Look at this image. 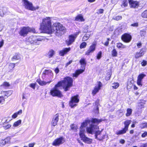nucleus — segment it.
Listing matches in <instances>:
<instances>
[{
	"mask_svg": "<svg viewBox=\"0 0 147 147\" xmlns=\"http://www.w3.org/2000/svg\"><path fill=\"white\" fill-rule=\"evenodd\" d=\"M40 25V29L44 32L50 34L53 33L59 36L64 34L66 31L65 27L59 23H55L52 26L51 18L49 17L42 19Z\"/></svg>",
	"mask_w": 147,
	"mask_h": 147,
	"instance_id": "nucleus-1",
	"label": "nucleus"
},
{
	"mask_svg": "<svg viewBox=\"0 0 147 147\" xmlns=\"http://www.w3.org/2000/svg\"><path fill=\"white\" fill-rule=\"evenodd\" d=\"M91 122L92 123L90 124V126L87 128V131L88 133L90 134L95 133L96 138L100 140V132L99 131L96 130L98 129V127L97 125L94 124V123H99L100 121L96 119H92L91 120Z\"/></svg>",
	"mask_w": 147,
	"mask_h": 147,
	"instance_id": "nucleus-2",
	"label": "nucleus"
},
{
	"mask_svg": "<svg viewBox=\"0 0 147 147\" xmlns=\"http://www.w3.org/2000/svg\"><path fill=\"white\" fill-rule=\"evenodd\" d=\"M73 79L69 77L65 78L63 80H61L58 82L57 84L55 86V88L58 89L63 86V88L65 91L69 90L70 88L73 86Z\"/></svg>",
	"mask_w": 147,
	"mask_h": 147,
	"instance_id": "nucleus-3",
	"label": "nucleus"
},
{
	"mask_svg": "<svg viewBox=\"0 0 147 147\" xmlns=\"http://www.w3.org/2000/svg\"><path fill=\"white\" fill-rule=\"evenodd\" d=\"M89 121L88 120H86L82 124L79 133V135L81 140L84 142L88 144L91 143L92 140L91 139L86 137L85 135V129L84 128L87 125L88 123H89Z\"/></svg>",
	"mask_w": 147,
	"mask_h": 147,
	"instance_id": "nucleus-4",
	"label": "nucleus"
},
{
	"mask_svg": "<svg viewBox=\"0 0 147 147\" xmlns=\"http://www.w3.org/2000/svg\"><path fill=\"white\" fill-rule=\"evenodd\" d=\"M44 39V38L42 36H31L26 39V41L31 44L38 45L40 44L41 41Z\"/></svg>",
	"mask_w": 147,
	"mask_h": 147,
	"instance_id": "nucleus-5",
	"label": "nucleus"
},
{
	"mask_svg": "<svg viewBox=\"0 0 147 147\" xmlns=\"http://www.w3.org/2000/svg\"><path fill=\"white\" fill-rule=\"evenodd\" d=\"M80 62L81 65V67L82 69L76 70L75 71V73L73 74V77H77L80 74L82 73L84 71L85 67L86 65V62L85 59H82L80 60Z\"/></svg>",
	"mask_w": 147,
	"mask_h": 147,
	"instance_id": "nucleus-6",
	"label": "nucleus"
},
{
	"mask_svg": "<svg viewBox=\"0 0 147 147\" xmlns=\"http://www.w3.org/2000/svg\"><path fill=\"white\" fill-rule=\"evenodd\" d=\"M131 122V120H127L125 121L124 122V127L118 131L116 132L115 134L117 135H119L125 134L128 130L129 127Z\"/></svg>",
	"mask_w": 147,
	"mask_h": 147,
	"instance_id": "nucleus-7",
	"label": "nucleus"
},
{
	"mask_svg": "<svg viewBox=\"0 0 147 147\" xmlns=\"http://www.w3.org/2000/svg\"><path fill=\"white\" fill-rule=\"evenodd\" d=\"M32 31L34 32H35L34 31H35V30L34 29L33 30L28 27H24L20 28V30L19 33L20 36L24 37L27 35L29 32H31Z\"/></svg>",
	"mask_w": 147,
	"mask_h": 147,
	"instance_id": "nucleus-8",
	"label": "nucleus"
},
{
	"mask_svg": "<svg viewBox=\"0 0 147 147\" xmlns=\"http://www.w3.org/2000/svg\"><path fill=\"white\" fill-rule=\"evenodd\" d=\"M121 39L124 42L129 43L131 41L132 37L130 33H125L121 35Z\"/></svg>",
	"mask_w": 147,
	"mask_h": 147,
	"instance_id": "nucleus-9",
	"label": "nucleus"
},
{
	"mask_svg": "<svg viewBox=\"0 0 147 147\" xmlns=\"http://www.w3.org/2000/svg\"><path fill=\"white\" fill-rule=\"evenodd\" d=\"M51 95L53 96H57L61 97L63 96L61 92L58 89L54 88L51 89L50 92Z\"/></svg>",
	"mask_w": 147,
	"mask_h": 147,
	"instance_id": "nucleus-10",
	"label": "nucleus"
},
{
	"mask_svg": "<svg viewBox=\"0 0 147 147\" xmlns=\"http://www.w3.org/2000/svg\"><path fill=\"white\" fill-rule=\"evenodd\" d=\"M24 6L25 8L32 11L35 10V9L33 6L32 3L28 0H22Z\"/></svg>",
	"mask_w": 147,
	"mask_h": 147,
	"instance_id": "nucleus-11",
	"label": "nucleus"
},
{
	"mask_svg": "<svg viewBox=\"0 0 147 147\" xmlns=\"http://www.w3.org/2000/svg\"><path fill=\"white\" fill-rule=\"evenodd\" d=\"M65 142V138L61 137L55 139L53 141L52 144L55 146H59L63 144Z\"/></svg>",
	"mask_w": 147,
	"mask_h": 147,
	"instance_id": "nucleus-12",
	"label": "nucleus"
},
{
	"mask_svg": "<svg viewBox=\"0 0 147 147\" xmlns=\"http://www.w3.org/2000/svg\"><path fill=\"white\" fill-rule=\"evenodd\" d=\"M146 49L142 48L140 50L139 52H136L134 55L135 58L137 59L142 57L146 52Z\"/></svg>",
	"mask_w": 147,
	"mask_h": 147,
	"instance_id": "nucleus-13",
	"label": "nucleus"
},
{
	"mask_svg": "<svg viewBox=\"0 0 147 147\" xmlns=\"http://www.w3.org/2000/svg\"><path fill=\"white\" fill-rule=\"evenodd\" d=\"M128 3L131 8H138L139 6L140 2L137 1L128 0Z\"/></svg>",
	"mask_w": 147,
	"mask_h": 147,
	"instance_id": "nucleus-14",
	"label": "nucleus"
},
{
	"mask_svg": "<svg viewBox=\"0 0 147 147\" xmlns=\"http://www.w3.org/2000/svg\"><path fill=\"white\" fill-rule=\"evenodd\" d=\"M146 76V75L143 73L140 74L138 76L137 80V84L139 86H142L143 85L142 79Z\"/></svg>",
	"mask_w": 147,
	"mask_h": 147,
	"instance_id": "nucleus-15",
	"label": "nucleus"
},
{
	"mask_svg": "<svg viewBox=\"0 0 147 147\" xmlns=\"http://www.w3.org/2000/svg\"><path fill=\"white\" fill-rule=\"evenodd\" d=\"M78 96H75L72 97L71 100L70 101L69 105L71 108H73L77 106L76 103L79 102V99L78 98Z\"/></svg>",
	"mask_w": 147,
	"mask_h": 147,
	"instance_id": "nucleus-16",
	"label": "nucleus"
},
{
	"mask_svg": "<svg viewBox=\"0 0 147 147\" xmlns=\"http://www.w3.org/2000/svg\"><path fill=\"white\" fill-rule=\"evenodd\" d=\"M53 74L51 70H45L42 74V77H45L49 79H50L53 76Z\"/></svg>",
	"mask_w": 147,
	"mask_h": 147,
	"instance_id": "nucleus-17",
	"label": "nucleus"
},
{
	"mask_svg": "<svg viewBox=\"0 0 147 147\" xmlns=\"http://www.w3.org/2000/svg\"><path fill=\"white\" fill-rule=\"evenodd\" d=\"M59 116L58 114H57L54 116L51 123V125L52 126L55 127L57 125L59 119Z\"/></svg>",
	"mask_w": 147,
	"mask_h": 147,
	"instance_id": "nucleus-18",
	"label": "nucleus"
},
{
	"mask_svg": "<svg viewBox=\"0 0 147 147\" xmlns=\"http://www.w3.org/2000/svg\"><path fill=\"white\" fill-rule=\"evenodd\" d=\"M96 44L94 43L92 44L91 45L88 50L86 53V55H88L90 53H93L95 50L96 49Z\"/></svg>",
	"mask_w": 147,
	"mask_h": 147,
	"instance_id": "nucleus-19",
	"label": "nucleus"
},
{
	"mask_svg": "<svg viewBox=\"0 0 147 147\" xmlns=\"http://www.w3.org/2000/svg\"><path fill=\"white\" fill-rule=\"evenodd\" d=\"M146 101L143 99H140L138 102L137 108L138 109L140 110L144 107V105L146 104Z\"/></svg>",
	"mask_w": 147,
	"mask_h": 147,
	"instance_id": "nucleus-20",
	"label": "nucleus"
},
{
	"mask_svg": "<svg viewBox=\"0 0 147 147\" xmlns=\"http://www.w3.org/2000/svg\"><path fill=\"white\" fill-rule=\"evenodd\" d=\"M10 138L8 137L4 140H0V146H3L5 144L9 143L10 142Z\"/></svg>",
	"mask_w": 147,
	"mask_h": 147,
	"instance_id": "nucleus-21",
	"label": "nucleus"
},
{
	"mask_svg": "<svg viewBox=\"0 0 147 147\" xmlns=\"http://www.w3.org/2000/svg\"><path fill=\"white\" fill-rule=\"evenodd\" d=\"M76 39V37L74 35H71L69 36V38L68 40H66V42L68 45H71L74 42Z\"/></svg>",
	"mask_w": 147,
	"mask_h": 147,
	"instance_id": "nucleus-22",
	"label": "nucleus"
},
{
	"mask_svg": "<svg viewBox=\"0 0 147 147\" xmlns=\"http://www.w3.org/2000/svg\"><path fill=\"white\" fill-rule=\"evenodd\" d=\"M70 50V48H65L59 51V55L61 56H63L69 52Z\"/></svg>",
	"mask_w": 147,
	"mask_h": 147,
	"instance_id": "nucleus-23",
	"label": "nucleus"
},
{
	"mask_svg": "<svg viewBox=\"0 0 147 147\" xmlns=\"http://www.w3.org/2000/svg\"><path fill=\"white\" fill-rule=\"evenodd\" d=\"M98 86H96L94 90L92 91V94L93 95H95L96 93L98 92L100 89L101 86V83L100 82H98Z\"/></svg>",
	"mask_w": 147,
	"mask_h": 147,
	"instance_id": "nucleus-24",
	"label": "nucleus"
},
{
	"mask_svg": "<svg viewBox=\"0 0 147 147\" xmlns=\"http://www.w3.org/2000/svg\"><path fill=\"white\" fill-rule=\"evenodd\" d=\"M36 81L40 85L43 86L46 85L47 84H50L52 81L51 80L46 82L44 81H42L40 79H37Z\"/></svg>",
	"mask_w": 147,
	"mask_h": 147,
	"instance_id": "nucleus-25",
	"label": "nucleus"
},
{
	"mask_svg": "<svg viewBox=\"0 0 147 147\" xmlns=\"http://www.w3.org/2000/svg\"><path fill=\"white\" fill-rule=\"evenodd\" d=\"M77 21H80L84 22L85 21L84 19L83 18V16L81 14L78 15L75 18V20Z\"/></svg>",
	"mask_w": 147,
	"mask_h": 147,
	"instance_id": "nucleus-26",
	"label": "nucleus"
},
{
	"mask_svg": "<svg viewBox=\"0 0 147 147\" xmlns=\"http://www.w3.org/2000/svg\"><path fill=\"white\" fill-rule=\"evenodd\" d=\"M117 47L118 49H125L126 47L125 45H123L121 42H119L117 44Z\"/></svg>",
	"mask_w": 147,
	"mask_h": 147,
	"instance_id": "nucleus-27",
	"label": "nucleus"
},
{
	"mask_svg": "<svg viewBox=\"0 0 147 147\" xmlns=\"http://www.w3.org/2000/svg\"><path fill=\"white\" fill-rule=\"evenodd\" d=\"M140 127L141 129L147 128V122H144L140 123Z\"/></svg>",
	"mask_w": 147,
	"mask_h": 147,
	"instance_id": "nucleus-28",
	"label": "nucleus"
},
{
	"mask_svg": "<svg viewBox=\"0 0 147 147\" xmlns=\"http://www.w3.org/2000/svg\"><path fill=\"white\" fill-rule=\"evenodd\" d=\"M55 54V51L52 49L50 50L47 54L48 57L49 58L52 57Z\"/></svg>",
	"mask_w": 147,
	"mask_h": 147,
	"instance_id": "nucleus-29",
	"label": "nucleus"
},
{
	"mask_svg": "<svg viewBox=\"0 0 147 147\" xmlns=\"http://www.w3.org/2000/svg\"><path fill=\"white\" fill-rule=\"evenodd\" d=\"M132 109L130 108H128L127 109V112L125 114L126 117H129L131 115L132 113Z\"/></svg>",
	"mask_w": 147,
	"mask_h": 147,
	"instance_id": "nucleus-30",
	"label": "nucleus"
},
{
	"mask_svg": "<svg viewBox=\"0 0 147 147\" xmlns=\"http://www.w3.org/2000/svg\"><path fill=\"white\" fill-rule=\"evenodd\" d=\"M22 113V110H20L17 112L16 113H14L12 116V117L14 119L16 118L18 115H20Z\"/></svg>",
	"mask_w": 147,
	"mask_h": 147,
	"instance_id": "nucleus-31",
	"label": "nucleus"
},
{
	"mask_svg": "<svg viewBox=\"0 0 147 147\" xmlns=\"http://www.w3.org/2000/svg\"><path fill=\"white\" fill-rule=\"evenodd\" d=\"M90 34L89 32H88L86 34H85L83 36L82 40L85 41L87 40L90 37Z\"/></svg>",
	"mask_w": 147,
	"mask_h": 147,
	"instance_id": "nucleus-32",
	"label": "nucleus"
},
{
	"mask_svg": "<svg viewBox=\"0 0 147 147\" xmlns=\"http://www.w3.org/2000/svg\"><path fill=\"white\" fill-rule=\"evenodd\" d=\"M141 16L143 18H147V9L142 13Z\"/></svg>",
	"mask_w": 147,
	"mask_h": 147,
	"instance_id": "nucleus-33",
	"label": "nucleus"
},
{
	"mask_svg": "<svg viewBox=\"0 0 147 147\" xmlns=\"http://www.w3.org/2000/svg\"><path fill=\"white\" fill-rule=\"evenodd\" d=\"M20 58V55L18 54H16L11 58V60L12 61L19 59Z\"/></svg>",
	"mask_w": 147,
	"mask_h": 147,
	"instance_id": "nucleus-34",
	"label": "nucleus"
},
{
	"mask_svg": "<svg viewBox=\"0 0 147 147\" xmlns=\"http://www.w3.org/2000/svg\"><path fill=\"white\" fill-rule=\"evenodd\" d=\"M117 52L116 49H114L111 51V55L113 57H116L117 55Z\"/></svg>",
	"mask_w": 147,
	"mask_h": 147,
	"instance_id": "nucleus-35",
	"label": "nucleus"
},
{
	"mask_svg": "<svg viewBox=\"0 0 147 147\" xmlns=\"http://www.w3.org/2000/svg\"><path fill=\"white\" fill-rule=\"evenodd\" d=\"M21 123V121L19 120L16 122H15L13 124V126L14 127H18L20 125Z\"/></svg>",
	"mask_w": 147,
	"mask_h": 147,
	"instance_id": "nucleus-36",
	"label": "nucleus"
},
{
	"mask_svg": "<svg viewBox=\"0 0 147 147\" xmlns=\"http://www.w3.org/2000/svg\"><path fill=\"white\" fill-rule=\"evenodd\" d=\"M113 86H112L113 88L116 89L119 86V84L118 82H114L113 84Z\"/></svg>",
	"mask_w": 147,
	"mask_h": 147,
	"instance_id": "nucleus-37",
	"label": "nucleus"
},
{
	"mask_svg": "<svg viewBox=\"0 0 147 147\" xmlns=\"http://www.w3.org/2000/svg\"><path fill=\"white\" fill-rule=\"evenodd\" d=\"M128 6V3L127 0H123L121 6H123L124 7H126Z\"/></svg>",
	"mask_w": 147,
	"mask_h": 147,
	"instance_id": "nucleus-38",
	"label": "nucleus"
},
{
	"mask_svg": "<svg viewBox=\"0 0 147 147\" xmlns=\"http://www.w3.org/2000/svg\"><path fill=\"white\" fill-rule=\"evenodd\" d=\"M71 128L72 130H73L74 131H76L78 127L76 125L72 124L71 125Z\"/></svg>",
	"mask_w": 147,
	"mask_h": 147,
	"instance_id": "nucleus-39",
	"label": "nucleus"
},
{
	"mask_svg": "<svg viewBox=\"0 0 147 147\" xmlns=\"http://www.w3.org/2000/svg\"><path fill=\"white\" fill-rule=\"evenodd\" d=\"M111 72H108L105 77V79L107 81L109 80L111 77Z\"/></svg>",
	"mask_w": 147,
	"mask_h": 147,
	"instance_id": "nucleus-40",
	"label": "nucleus"
},
{
	"mask_svg": "<svg viewBox=\"0 0 147 147\" xmlns=\"http://www.w3.org/2000/svg\"><path fill=\"white\" fill-rule=\"evenodd\" d=\"M11 126V125L10 124H7V125H4L3 126V129L5 130H7L10 128Z\"/></svg>",
	"mask_w": 147,
	"mask_h": 147,
	"instance_id": "nucleus-41",
	"label": "nucleus"
},
{
	"mask_svg": "<svg viewBox=\"0 0 147 147\" xmlns=\"http://www.w3.org/2000/svg\"><path fill=\"white\" fill-rule=\"evenodd\" d=\"M140 64L141 66L143 67L146 66L147 65V61L144 59L142 60Z\"/></svg>",
	"mask_w": 147,
	"mask_h": 147,
	"instance_id": "nucleus-42",
	"label": "nucleus"
},
{
	"mask_svg": "<svg viewBox=\"0 0 147 147\" xmlns=\"http://www.w3.org/2000/svg\"><path fill=\"white\" fill-rule=\"evenodd\" d=\"M10 86V84L7 82H4L3 84L1 85V87H2L4 86L5 87H8Z\"/></svg>",
	"mask_w": 147,
	"mask_h": 147,
	"instance_id": "nucleus-43",
	"label": "nucleus"
},
{
	"mask_svg": "<svg viewBox=\"0 0 147 147\" xmlns=\"http://www.w3.org/2000/svg\"><path fill=\"white\" fill-rule=\"evenodd\" d=\"M15 64L10 63L9 64V68L10 70L13 69L15 67Z\"/></svg>",
	"mask_w": 147,
	"mask_h": 147,
	"instance_id": "nucleus-44",
	"label": "nucleus"
},
{
	"mask_svg": "<svg viewBox=\"0 0 147 147\" xmlns=\"http://www.w3.org/2000/svg\"><path fill=\"white\" fill-rule=\"evenodd\" d=\"M88 26L87 25H85L84 27L83 30V32L85 33L88 32Z\"/></svg>",
	"mask_w": 147,
	"mask_h": 147,
	"instance_id": "nucleus-45",
	"label": "nucleus"
},
{
	"mask_svg": "<svg viewBox=\"0 0 147 147\" xmlns=\"http://www.w3.org/2000/svg\"><path fill=\"white\" fill-rule=\"evenodd\" d=\"M87 45V44L86 42H82L80 46V49H82L85 48Z\"/></svg>",
	"mask_w": 147,
	"mask_h": 147,
	"instance_id": "nucleus-46",
	"label": "nucleus"
},
{
	"mask_svg": "<svg viewBox=\"0 0 147 147\" xmlns=\"http://www.w3.org/2000/svg\"><path fill=\"white\" fill-rule=\"evenodd\" d=\"M146 34V32L144 30H142L140 31V35L141 36H144Z\"/></svg>",
	"mask_w": 147,
	"mask_h": 147,
	"instance_id": "nucleus-47",
	"label": "nucleus"
},
{
	"mask_svg": "<svg viewBox=\"0 0 147 147\" xmlns=\"http://www.w3.org/2000/svg\"><path fill=\"white\" fill-rule=\"evenodd\" d=\"M138 23L137 22L131 24L130 26L133 27H137L138 26Z\"/></svg>",
	"mask_w": 147,
	"mask_h": 147,
	"instance_id": "nucleus-48",
	"label": "nucleus"
},
{
	"mask_svg": "<svg viewBox=\"0 0 147 147\" xmlns=\"http://www.w3.org/2000/svg\"><path fill=\"white\" fill-rule=\"evenodd\" d=\"M122 18V17L121 16H118L115 17L114 19L116 20H121Z\"/></svg>",
	"mask_w": 147,
	"mask_h": 147,
	"instance_id": "nucleus-49",
	"label": "nucleus"
},
{
	"mask_svg": "<svg viewBox=\"0 0 147 147\" xmlns=\"http://www.w3.org/2000/svg\"><path fill=\"white\" fill-rule=\"evenodd\" d=\"M101 57V51H99V53L97 54L96 57L97 59H99Z\"/></svg>",
	"mask_w": 147,
	"mask_h": 147,
	"instance_id": "nucleus-50",
	"label": "nucleus"
},
{
	"mask_svg": "<svg viewBox=\"0 0 147 147\" xmlns=\"http://www.w3.org/2000/svg\"><path fill=\"white\" fill-rule=\"evenodd\" d=\"M142 43L140 41L138 42L137 44V46L138 48H140L142 46Z\"/></svg>",
	"mask_w": 147,
	"mask_h": 147,
	"instance_id": "nucleus-51",
	"label": "nucleus"
},
{
	"mask_svg": "<svg viewBox=\"0 0 147 147\" xmlns=\"http://www.w3.org/2000/svg\"><path fill=\"white\" fill-rule=\"evenodd\" d=\"M147 136V132L145 131L141 135V137L142 138H144Z\"/></svg>",
	"mask_w": 147,
	"mask_h": 147,
	"instance_id": "nucleus-52",
	"label": "nucleus"
},
{
	"mask_svg": "<svg viewBox=\"0 0 147 147\" xmlns=\"http://www.w3.org/2000/svg\"><path fill=\"white\" fill-rule=\"evenodd\" d=\"M5 101V99L3 96L0 97V103L3 104Z\"/></svg>",
	"mask_w": 147,
	"mask_h": 147,
	"instance_id": "nucleus-53",
	"label": "nucleus"
},
{
	"mask_svg": "<svg viewBox=\"0 0 147 147\" xmlns=\"http://www.w3.org/2000/svg\"><path fill=\"white\" fill-rule=\"evenodd\" d=\"M140 147H147V143L142 144Z\"/></svg>",
	"mask_w": 147,
	"mask_h": 147,
	"instance_id": "nucleus-54",
	"label": "nucleus"
},
{
	"mask_svg": "<svg viewBox=\"0 0 147 147\" xmlns=\"http://www.w3.org/2000/svg\"><path fill=\"white\" fill-rule=\"evenodd\" d=\"M98 100H97L95 102V106H96V109L97 110H98Z\"/></svg>",
	"mask_w": 147,
	"mask_h": 147,
	"instance_id": "nucleus-55",
	"label": "nucleus"
},
{
	"mask_svg": "<svg viewBox=\"0 0 147 147\" xmlns=\"http://www.w3.org/2000/svg\"><path fill=\"white\" fill-rule=\"evenodd\" d=\"M30 86L33 89H35V84L34 83H31L30 85Z\"/></svg>",
	"mask_w": 147,
	"mask_h": 147,
	"instance_id": "nucleus-56",
	"label": "nucleus"
},
{
	"mask_svg": "<svg viewBox=\"0 0 147 147\" xmlns=\"http://www.w3.org/2000/svg\"><path fill=\"white\" fill-rule=\"evenodd\" d=\"M72 62V61L71 60H70L67 63H66V65H65V67H67V66L69 64H71Z\"/></svg>",
	"mask_w": 147,
	"mask_h": 147,
	"instance_id": "nucleus-57",
	"label": "nucleus"
},
{
	"mask_svg": "<svg viewBox=\"0 0 147 147\" xmlns=\"http://www.w3.org/2000/svg\"><path fill=\"white\" fill-rule=\"evenodd\" d=\"M59 69L58 68H56L55 69V73L56 74H58L59 72Z\"/></svg>",
	"mask_w": 147,
	"mask_h": 147,
	"instance_id": "nucleus-58",
	"label": "nucleus"
},
{
	"mask_svg": "<svg viewBox=\"0 0 147 147\" xmlns=\"http://www.w3.org/2000/svg\"><path fill=\"white\" fill-rule=\"evenodd\" d=\"M3 44L4 41L3 40H2L1 41H0V48L3 46Z\"/></svg>",
	"mask_w": 147,
	"mask_h": 147,
	"instance_id": "nucleus-59",
	"label": "nucleus"
},
{
	"mask_svg": "<svg viewBox=\"0 0 147 147\" xmlns=\"http://www.w3.org/2000/svg\"><path fill=\"white\" fill-rule=\"evenodd\" d=\"M9 91H2L1 92L2 94V93H4L5 94V96H7V94L8 93V92H9Z\"/></svg>",
	"mask_w": 147,
	"mask_h": 147,
	"instance_id": "nucleus-60",
	"label": "nucleus"
},
{
	"mask_svg": "<svg viewBox=\"0 0 147 147\" xmlns=\"http://www.w3.org/2000/svg\"><path fill=\"white\" fill-rule=\"evenodd\" d=\"M137 123V122H136V121H135L134 122V123H132L131 125V128H134L135 127V123Z\"/></svg>",
	"mask_w": 147,
	"mask_h": 147,
	"instance_id": "nucleus-61",
	"label": "nucleus"
},
{
	"mask_svg": "<svg viewBox=\"0 0 147 147\" xmlns=\"http://www.w3.org/2000/svg\"><path fill=\"white\" fill-rule=\"evenodd\" d=\"M81 32L80 31H79L78 32H76L74 34V36H75V37H76V38L77 36Z\"/></svg>",
	"mask_w": 147,
	"mask_h": 147,
	"instance_id": "nucleus-62",
	"label": "nucleus"
},
{
	"mask_svg": "<svg viewBox=\"0 0 147 147\" xmlns=\"http://www.w3.org/2000/svg\"><path fill=\"white\" fill-rule=\"evenodd\" d=\"M120 143L122 144H123L125 142V141L123 139H121L119 141Z\"/></svg>",
	"mask_w": 147,
	"mask_h": 147,
	"instance_id": "nucleus-63",
	"label": "nucleus"
},
{
	"mask_svg": "<svg viewBox=\"0 0 147 147\" xmlns=\"http://www.w3.org/2000/svg\"><path fill=\"white\" fill-rule=\"evenodd\" d=\"M34 143H30L29 144V147H33L34 145Z\"/></svg>",
	"mask_w": 147,
	"mask_h": 147,
	"instance_id": "nucleus-64",
	"label": "nucleus"
}]
</instances>
